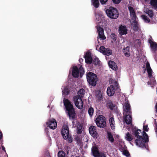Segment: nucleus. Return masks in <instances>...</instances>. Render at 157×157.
Listing matches in <instances>:
<instances>
[{
    "instance_id": "f257e3e1",
    "label": "nucleus",
    "mask_w": 157,
    "mask_h": 157,
    "mask_svg": "<svg viewBox=\"0 0 157 157\" xmlns=\"http://www.w3.org/2000/svg\"><path fill=\"white\" fill-rule=\"evenodd\" d=\"M123 115L124 121L127 124L132 125V118L130 106L128 101H126L123 105Z\"/></svg>"
},
{
    "instance_id": "f03ea898",
    "label": "nucleus",
    "mask_w": 157,
    "mask_h": 157,
    "mask_svg": "<svg viewBox=\"0 0 157 157\" xmlns=\"http://www.w3.org/2000/svg\"><path fill=\"white\" fill-rule=\"evenodd\" d=\"M146 70L149 78V81L147 83L148 85H150L151 87H153L156 84L155 76L150 67V64L147 61L146 63Z\"/></svg>"
},
{
    "instance_id": "7ed1b4c3",
    "label": "nucleus",
    "mask_w": 157,
    "mask_h": 157,
    "mask_svg": "<svg viewBox=\"0 0 157 157\" xmlns=\"http://www.w3.org/2000/svg\"><path fill=\"white\" fill-rule=\"evenodd\" d=\"M84 94V90L82 89L78 91V96H75L73 100L76 106L79 109H81L83 107V103L81 98Z\"/></svg>"
},
{
    "instance_id": "20e7f679",
    "label": "nucleus",
    "mask_w": 157,
    "mask_h": 157,
    "mask_svg": "<svg viewBox=\"0 0 157 157\" xmlns=\"http://www.w3.org/2000/svg\"><path fill=\"white\" fill-rule=\"evenodd\" d=\"M63 102L66 108L67 111H68V115L69 117L72 118H74L75 116V114L72 105L67 99H64Z\"/></svg>"
},
{
    "instance_id": "39448f33",
    "label": "nucleus",
    "mask_w": 157,
    "mask_h": 157,
    "mask_svg": "<svg viewBox=\"0 0 157 157\" xmlns=\"http://www.w3.org/2000/svg\"><path fill=\"white\" fill-rule=\"evenodd\" d=\"M128 8L131 17L132 21L131 22L132 25V28L134 30H137L138 27V24L136 21V17L135 11L133 8L131 6H128Z\"/></svg>"
},
{
    "instance_id": "423d86ee",
    "label": "nucleus",
    "mask_w": 157,
    "mask_h": 157,
    "mask_svg": "<svg viewBox=\"0 0 157 157\" xmlns=\"http://www.w3.org/2000/svg\"><path fill=\"white\" fill-rule=\"evenodd\" d=\"M86 78L87 81L90 84L93 86L96 85L97 81L98 80L96 75L91 72H89L87 73Z\"/></svg>"
},
{
    "instance_id": "0eeeda50",
    "label": "nucleus",
    "mask_w": 157,
    "mask_h": 157,
    "mask_svg": "<svg viewBox=\"0 0 157 157\" xmlns=\"http://www.w3.org/2000/svg\"><path fill=\"white\" fill-rule=\"evenodd\" d=\"M107 15L110 18L113 19L117 18L118 16V13L117 10L113 7H110L109 9L106 10Z\"/></svg>"
},
{
    "instance_id": "6e6552de",
    "label": "nucleus",
    "mask_w": 157,
    "mask_h": 157,
    "mask_svg": "<svg viewBox=\"0 0 157 157\" xmlns=\"http://www.w3.org/2000/svg\"><path fill=\"white\" fill-rule=\"evenodd\" d=\"M95 122L97 126L99 127L104 128L106 126L105 118L102 115L98 116L96 119Z\"/></svg>"
},
{
    "instance_id": "1a4fd4ad",
    "label": "nucleus",
    "mask_w": 157,
    "mask_h": 157,
    "mask_svg": "<svg viewBox=\"0 0 157 157\" xmlns=\"http://www.w3.org/2000/svg\"><path fill=\"white\" fill-rule=\"evenodd\" d=\"M118 88V84L115 82L113 85L109 86L107 89V93L109 96H111L115 93V90Z\"/></svg>"
},
{
    "instance_id": "9d476101",
    "label": "nucleus",
    "mask_w": 157,
    "mask_h": 157,
    "mask_svg": "<svg viewBox=\"0 0 157 157\" xmlns=\"http://www.w3.org/2000/svg\"><path fill=\"white\" fill-rule=\"evenodd\" d=\"M134 134L137 138L142 137V136H143L144 138V140H146L148 139V137L147 134L144 132H141V130L140 129H138L136 130Z\"/></svg>"
},
{
    "instance_id": "9b49d317",
    "label": "nucleus",
    "mask_w": 157,
    "mask_h": 157,
    "mask_svg": "<svg viewBox=\"0 0 157 157\" xmlns=\"http://www.w3.org/2000/svg\"><path fill=\"white\" fill-rule=\"evenodd\" d=\"M148 139L146 140H144V138L142 137L138 138L135 140V143L136 145L139 147L143 148L145 146V142L148 141Z\"/></svg>"
},
{
    "instance_id": "f8f14e48",
    "label": "nucleus",
    "mask_w": 157,
    "mask_h": 157,
    "mask_svg": "<svg viewBox=\"0 0 157 157\" xmlns=\"http://www.w3.org/2000/svg\"><path fill=\"white\" fill-rule=\"evenodd\" d=\"M91 150L93 155L95 157H106L105 155L104 154H99L98 148L95 146L92 147Z\"/></svg>"
},
{
    "instance_id": "ddd939ff",
    "label": "nucleus",
    "mask_w": 157,
    "mask_h": 157,
    "mask_svg": "<svg viewBox=\"0 0 157 157\" xmlns=\"http://www.w3.org/2000/svg\"><path fill=\"white\" fill-rule=\"evenodd\" d=\"M61 133L63 138L66 140L67 138H68V135L69 134V130L68 125L66 124L63 125Z\"/></svg>"
},
{
    "instance_id": "4468645a",
    "label": "nucleus",
    "mask_w": 157,
    "mask_h": 157,
    "mask_svg": "<svg viewBox=\"0 0 157 157\" xmlns=\"http://www.w3.org/2000/svg\"><path fill=\"white\" fill-rule=\"evenodd\" d=\"M57 125L56 121L54 119L49 120L46 122L47 127H49L51 129H54L56 128Z\"/></svg>"
},
{
    "instance_id": "2eb2a0df",
    "label": "nucleus",
    "mask_w": 157,
    "mask_h": 157,
    "mask_svg": "<svg viewBox=\"0 0 157 157\" xmlns=\"http://www.w3.org/2000/svg\"><path fill=\"white\" fill-rule=\"evenodd\" d=\"M96 28L98 33V38H100L101 40H104L105 39L106 37L104 34L103 28L98 25L96 26Z\"/></svg>"
},
{
    "instance_id": "dca6fc26",
    "label": "nucleus",
    "mask_w": 157,
    "mask_h": 157,
    "mask_svg": "<svg viewBox=\"0 0 157 157\" xmlns=\"http://www.w3.org/2000/svg\"><path fill=\"white\" fill-rule=\"evenodd\" d=\"M89 132L90 134L94 138H97L98 134L96 131V128L93 126H91L89 128Z\"/></svg>"
},
{
    "instance_id": "f3484780",
    "label": "nucleus",
    "mask_w": 157,
    "mask_h": 157,
    "mask_svg": "<svg viewBox=\"0 0 157 157\" xmlns=\"http://www.w3.org/2000/svg\"><path fill=\"white\" fill-rule=\"evenodd\" d=\"M118 31L121 35H126L127 33L128 29L124 25H121L119 27Z\"/></svg>"
},
{
    "instance_id": "a211bd4d",
    "label": "nucleus",
    "mask_w": 157,
    "mask_h": 157,
    "mask_svg": "<svg viewBox=\"0 0 157 157\" xmlns=\"http://www.w3.org/2000/svg\"><path fill=\"white\" fill-rule=\"evenodd\" d=\"M85 58L86 63L89 64L92 63L93 59L92 58L91 53L90 52H87L86 53Z\"/></svg>"
},
{
    "instance_id": "6ab92c4d",
    "label": "nucleus",
    "mask_w": 157,
    "mask_h": 157,
    "mask_svg": "<svg viewBox=\"0 0 157 157\" xmlns=\"http://www.w3.org/2000/svg\"><path fill=\"white\" fill-rule=\"evenodd\" d=\"M95 17L96 22L99 23L101 22L102 19L104 17V16L102 13L101 12H99L96 14Z\"/></svg>"
},
{
    "instance_id": "aec40b11",
    "label": "nucleus",
    "mask_w": 157,
    "mask_h": 157,
    "mask_svg": "<svg viewBox=\"0 0 157 157\" xmlns=\"http://www.w3.org/2000/svg\"><path fill=\"white\" fill-rule=\"evenodd\" d=\"M73 127H77L78 129L77 133L79 134L82 132L81 129L82 127L79 124L78 122L76 120H75L72 122Z\"/></svg>"
},
{
    "instance_id": "412c9836",
    "label": "nucleus",
    "mask_w": 157,
    "mask_h": 157,
    "mask_svg": "<svg viewBox=\"0 0 157 157\" xmlns=\"http://www.w3.org/2000/svg\"><path fill=\"white\" fill-rule=\"evenodd\" d=\"M149 43L152 50L154 52L156 51L157 50V43L153 41L151 39L149 40Z\"/></svg>"
},
{
    "instance_id": "4be33fe9",
    "label": "nucleus",
    "mask_w": 157,
    "mask_h": 157,
    "mask_svg": "<svg viewBox=\"0 0 157 157\" xmlns=\"http://www.w3.org/2000/svg\"><path fill=\"white\" fill-rule=\"evenodd\" d=\"M79 75V71L78 68L76 66L73 67L72 75L75 78L78 77Z\"/></svg>"
},
{
    "instance_id": "5701e85b",
    "label": "nucleus",
    "mask_w": 157,
    "mask_h": 157,
    "mask_svg": "<svg viewBox=\"0 0 157 157\" xmlns=\"http://www.w3.org/2000/svg\"><path fill=\"white\" fill-rule=\"evenodd\" d=\"M109 67L114 70H117V66L116 63L113 61H109Z\"/></svg>"
},
{
    "instance_id": "b1692460",
    "label": "nucleus",
    "mask_w": 157,
    "mask_h": 157,
    "mask_svg": "<svg viewBox=\"0 0 157 157\" xmlns=\"http://www.w3.org/2000/svg\"><path fill=\"white\" fill-rule=\"evenodd\" d=\"M106 138L111 143L113 142L114 141V139L111 133L108 132L107 134Z\"/></svg>"
},
{
    "instance_id": "393cba45",
    "label": "nucleus",
    "mask_w": 157,
    "mask_h": 157,
    "mask_svg": "<svg viewBox=\"0 0 157 157\" xmlns=\"http://www.w3.org/2000/svg\"><path fill=\"white\" fill-rule=\"evenodd\" d=\"M107 105L111 110L115 109L116 107L115 104H113L110 101H108L107 103Z\"/></svg>"
},
{
    "instance_id": "a878e982",
    "label": "nucleus",
    "mask_w": 157,
    "mask_h": 157,
    "mask_svg": "<svg viewBox=\"0 0 157 157\" xmlns=\"http://www.w3.org/2000/svg\"><path fill=\"white\" fill-rule=\"evenodd\" d=\"M124 138L126 140L130 142L133 140V136L131 134H130L129 132H128L125 134Z\"/></svg>"
},
{
    "instance_id": "bb28decb",
    "label": "nucleus",
    "mask_w": 157,
    "mask_h": 157,
    "mask_svg": "<svg viewBox=\"0 0 157 157\" xmlns=\"http://www.w3.org/2000/svg\"><path fill=\"white\" fill-rule=\"evenodd\" d=\"M123 52L124 55L126 57H129L130 55L129 52V48L128 47L123 48Z\"/></svg>"
},
{
    "instance_id": "cd10ccee",
    "label": "nucleus",
    "mask_w": 157,
    "mask_h": 157,
    "mask_svg": "<svg viewBox=\"0 0 157 157\" xmlns=\"http://www.w3.org/2000/svg\"><path fill=\"white\" fill-rule=\"evenodd\" d=\"M109 122L111 129L114 130L115 128V121L113 117H111L109 120Z\"/></svg>"
},
{
    "instance_id": "c85d7f7f",
    "label": "nucleus",
    "mask_w": 157,
    "mask_h": 157,
    "mask_svg": "<svg viewBox=\"0 0 157 157\" xmlns=\"http://www.w3.org/2000/svg\"><path fill=\"white\" fill-rule=\"evenodd\" d=\"M91 3L92 5L96 8L99 7V2L98 0H91Z\"/></svg>"
},
{
    "instance_id": "c756f323",
    "label": "nucleus",
    "mask_w": 157,
    "mask_h": 157,
    "mask_svg": "<svg viewBox=\"0 0 157 157\" xmlns=\"http://www.w3.org/2000/svg\"><path fill=\"white\" fill-rule=\"evenodd\" d=\"M69 90L67 87H64L62 91V95H68L69 93Z\"/></svg>"
},
{
    "instance_id": "7c9ffc66",
    "label": "nucleus",
    "mask_w": 157,
    "mask_h": 157,
    "mask_svg": "<svg viewBox=\"0 0 157 157\" xmlns=\"http://www.w3.org/2000/svg\"><path fill=\"white\" fill-rule=\"evenodd\" d=\"M144 11L146 13L148 14L150 17H153V14L152 10L145 9L144 10Z\"/></svg>"
},
{
    "instance_id": "2f4dec72",
    "label": "nucleus",
    "mask_w": 157,
    "mask_h": 157,
    "mask_svg": "<svg viewBox=\"0 0 157 157\" xmlns=\"http://www.w3.org/2000/svg\"><path fill=\"white\" fill-rule=\"evenodd\" d=\"M151 4L155 9H157V0H151Z\"/></svg>"
},
{
    "instance_id": "473e14b6",
    "label": "nucleus",
    "mask_w": 157,
    "mask_h": 157,
    "mask_svg": "<svg viewBox=\"0 0 157 157\" xmlns=\"http://www.w3.org/2000/svg\"><path fill=\"white\" fill-rule=\"evenodd\" d=\"M112 54V51L108 48H106V50L104 52L103 54L107 56H109Z\"/></svg>"
},
{
    "instance_id": "72a5a7b5",
    "label": "nucleus",
    "mask_w": 157,
    "mask_h": 157,
    "mask_svg": "<svg viewBox=\"0 0 157 157\" xmlns=\"http://www.w3.org/2000/svg\"><path fill=\"white\" fill-rule=\"evenodd\" d=\"M92 63L95 65H98L99 64L100 61L98 58L95 57L93 59Z\"/></svg>"
},
{
    "instance_id": "f704fd0d",
    "label": "nucleus",
    "mask_w": 157,
    "mask_h": 157,
    "mask_svg": "<svg viewBox=\"0 0 157 157\" xmlns=\"http://www.w3.org/2000/svg\"><path fill=\"white\" fill-rule=\"evenodd\" d=\"M142 18L143 19L144 22L146 23H149L150 21V20L147 16L142 15L141 16Z\"/></svg>"
},
{
    "instance_id": "c9c22d12",
    "label": "nucleus",
    "mask_w": 157,
    "mask_h": 157,
    "mask_svg": "<svg viewBox=\"0 0 157 157\" xmlns=\"http://www.w3.org/2000/svg\"><path fill=\"white\" fill-rule=\"evenodd\" d=\"M88 113L89 115V116L90 117H91L94 113V109L92 107H90L88 109Z\"/></svg>"
},
{
    "instance_id": "e433bc0d",
    "label": "nucleus",
    "mask_w": 157,
    "mask_h": 157,
    "mask_svg": "<svg viewBox=\"0 0 157 157\" xmlns=\"http://www.w3.org/2000/svg\"><path fill=\"white\" fill-rule=\"evenodd\" d=\"M58 157H66L65 153L62 151H59L58 153Z\"/></svg>"
},
{
    "instance_id": "4c0bfd02",
    "label": "nucleus",
    "mask_w": 157,
    "mask_h": 157,
    "mask_svg": "<svg viewBox=\"0 0 157 157\" xmlns=\"http://www.w3.org/2000/svg\"><path fill=\"white\" fill-rule=\"evenodd\" d=\"M97 98L99 100H101L102 96V93L100 91H98L97 92Z\"/></svg>"
},
{
    "instance_id": "58836bf2",
    "label": "nucleus",
    "mask_w": 157,
    "mask_h": 157,
    "mask_svg": "<svg viewBox=\"0 0 157 157\" xmlns=\"http://www.w3.org/2000/svg\"><path fill=\"white\" fill-rule=\"evenodd\" d=\"M143 130L144 131L143 132H148L149 130V128L148 127L147 125H145L144 124L143 125Z\"/></svg>"
},
{
    "instance_id": "ea45409f",
    "label": "nucleus",
    "mask_w": 157,
    "mask_h": 157,
    "mask_svg": "<svg viewBox=\"0 0 157 157\" xmlns=\"http://www.w3.org/2000/svg\"><path fill=\"white\" fill-rule=\"evenodd\" d=\"M140 39H137L135 40L134 42V44L135 45L138 47L140 45Z\"/></svg>"
},
{
    "instance_id": "a19ab883",
    "label": "nucleus",
    "mask_w": 157,
    "mask_h": 157,
    "mask_svg": "<svg viewBox=\"0 0 157 157\" xmlns=\"http://www.w3.org/2000/svg\"><path fill=\"white\" fill-rule=\"evenodd\" d=\"M100 52L103 54L104 52L106 50V48L103 46H101L100 47Z\"/></svg>"
},
{
    "instance_id": "79ce46f5",
    "label": "nucleus",
    "mask_w": 157,
    "mask_h": 157,
    "mask_svg": "<svg viewBox=\"0 0 157 157\" xmlns=\"http://www.w3.org/2000/svg\"><path fill=\"white\" fill-rule=\"evenodd\" d=\"M123 154L126 156L128 157L129 155V154L128 152L126 150H124L122 152Z\"/></svg>"
},
{
    "instance_id": "37998d69",
    "label": "nucleus",
    "mask_w": 157,
    "mask_h": 157,
    "mask_svg": "<svg viewBox=\"0 0 157 157\" xmlns=\"http://www.w3.org/2000/svg\"><path fill=\"white\" fill-rule=\"evenodd\" d=\"M111 37L113 40L115 41L116 40V36L115 35L114 33H112L111 35Z\"/></svg>"
},
{
    "instance_id": "c03bdc74",
    "label": "nucleus",
    "mask_w": 157,
    "mask_h": 157,
    "mask_svg": "<svg viewBox=\"0 0 157 157\" xmlns=\"http://www.w3.org/2000/svg\"><path fill=\"white\" fill-rule=\"evenodd\" d=\"M67 139L69 143H71L72 141V138L71 136H70L69 135V134L68 135V138H67L66 139Z\"/></svg>"
},
{
    "instance_id": "a18cd8bd",
    "label": "nucleus",
    "mask_w": 157,
    "mask_h": 157,
    "mask_svg": "<svg viewBox=\"0 0 157 157\" xmlns=\"http://www.w3.org/2000/svg\"><path fill=\"white\" fill-rule=\"evenodd\" d=\"M113 3L116 4H118L120 2L121 0H112Z\"/></svg>"
},
{
    "instance_id": "49530a36",
    "label": "nucleus",
    "mask_w": 157,
    "mask_h": 157,
    "mask_svg": "<svg viewBox=\"0 0 157 157\" xmlns=\"http://www.w3.org/2000/svg\"><path fill=\"white\" fill-rule=\"evenodd\" d=\"M108 0H100L101 3L102 4H105L107 1Z\"/></svg>"
},
{
    "instance_id": "de8ad7c7",
    "label": "nucleus",
    "mask_w": 157,
    "mask_h": 157,
    "mask_svg": "<svg viewBox=\"0 0 157 157\" xmlns=\"http://www.w3.org/2000/svg\"><path fill=\"white\" fill-rule=\"evenodd\" d=\"M79 70L80 71V73H82L84 72V71L83 67H82V66H80V68H79Z\"/></svg>"
},
{
    "instance_id": "09e8293b",
    "label": "nucleus",
    "mask_w": 157,
    "mask_h": 157,
    "mask_svg": "<svg viewBox=\"0 0 157 157\" xmlns=\"http://www.w3.org/2000/svg\"><path fill=\"white\" fill-rule=\"evenodd\" d=\"M45 156H46V157H50L49 154V153L48 152H47Z\"/></svg>"
},
{
    "instance_id": "8fccbe9b",
    "label": "nucleus",
    "mask_w": 157,
    "mask_h": 157,
    "mask_svg": "<svg viewBox=\"0 0 157 157\" xmlns=\"http://www.w3.org/2000/svg\"><path fill=\"white\" fill-rule=\"evenodd\" d=\"M2 150H3L5 152H6V151L5 150V149L4 147L3 146H2Z\"/></svg>"
},
{
    "instance_id": "3c124183",
    "label": "nucleus",
    "mask_w": 157,
    "mask_h": 157,
    "mask_svg": "<svg viewBox=\"0 0 157 157\" xmlns=\"http://www.w3.org/2000/svg\"><path fill=\"white\" fill-rule=\"evenodd\" d=\"M2 137V134L1 132L0 131V139H1Z\"/></svg>"
},
{
    "instance_id": "603ef678",
    "label": "nucleus",
    "mask_w": 157,
    "mask_h": 157,
    "mask_svg": "<svg viewBox=\"0 0 157 157\" xmlns=\"http://www.w3.org/2000/svg\"><path fill=\"white\" fill-rule=\"evenodd\" d=\"M48 130V129H47V128H46L45 129V132H47V130Z\"/></svg>"
},
{
    "instance_id": "864d4df0",
    "label": "nucleus",
    "mask_w": 157,
    "mask_h": 157,
    "mask_svg": "<svg viewBox=\"0 0 157 157\" xmlns=\"http://www.w3.org/2000/svg\"><path fill=\"white\" fill-rule=\"evenodd\" d=\"M79 60H80V61H82V59H80Z\"/></svg>"
},
{
    "instance_id": "5fc2aeb1",
    "label": "nucleus",
    "mask_w": 157,
    "mask_h": 157,
    "mask_svg": "<svg viewBox=\"0 0 157 157\" xmlns=\"http://www.w3.org/2000/svg\"><path fill=\"white\" fill-rule=\"evenodd\" d=\"M80 157L79 156H76V157Z\"/></svg>"
},
{
    "instance_id": "6e6d98bb",
    "label": "nucleus",
    "mask_w": 157,
    "mask_h": 157,
    "mask_svg": "<svg viewBox=\"0 0 157 157\" xmlns=\"http://www.w3.org/2000/svg\"><path fill=\"white\" fill-rule=\"evenodd\" d=\"M97 47H96V50H97Z\"/></svg>"
},
{
    "instance_id": "4d7b16f0",
    "label": "nucleus",
    "mask_w": 157,
    "mask_h": 157,
    "mask_svg": "<svg viewBox=\"0 0 157 157\" xmlns=\"http://www.w3.org/2000/svg\"><path fill=\"white\" fill-rule=\"evenodd\" d=\"M97 46H98V45H97Z\"/></svg>"
},
{
    "instance_id": "13d9d810",
    "label": "nucleus",
    "mask_w": 157,
    "mask_h": 157,
    "mask_svg": "<svg viewBox=\"0 0 157 157\" xmlns=\"http://www.w3.org/2000/svg\"><path fill=\"white\" fill-rule=\"evenodd\" d=\"M97 46H98V45H97Z\"/></svg>"
}]
</instances>
